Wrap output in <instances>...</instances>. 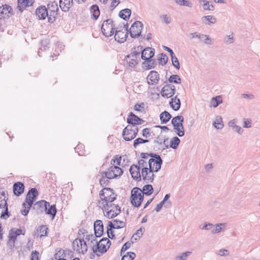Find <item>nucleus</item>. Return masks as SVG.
Segmentation results:
<instances>
[{
	"label": "nucleus",
	"mask_w": 260,
	"mask_h": 260,
	"mask_svg": "<svg viewBox=\"0 0 260 260\" xmlns=\"http://www.w3.org/2000/svg\"><path fill=\"white\" fill-rule=\"evenodd\" d=\"M95 242L96 245H93L92 249L93 253L98 256L100 255L98 253L101 254L105 253L111 244V241L107 238H103L100 241H95Z\"/></svg>",
	"instance_id": "1"
},
{
	"label": "nucleus",
	"mask_w": 260,
	"mask_h": 260,
	"mask_svg": "<svg viewBox=\"0 0 260 260\" xmlns=\"http://www.w3.org/2000/svg\"><path fill=\"white\" fill-rule=\"evenodd\" d=\"M183 122L184 117L182 115H177L173 117L171 120L175 132L180 137H183L185 134Z\"/></svg>",
	"instance_id": "2"
},
{
	"label": "nucleus",
	"mask_w": 260,
	"mask_h": 260,
	"mask_svg": "<svg viewBox=\"0 0 260 260\" xmlns=\"http://www.w3.org/2000/svg\"><path fill=\"white\" fill-rule=\"evenodd\" d=\"M144 196L142 189L138 187H134L131 191V202L133 206L139 207L143 201Z\"/></svg>",
	"instance_id": "3"
},
{
	"label": "nucleus",
	"mask_w": 260,
	"mask_h": 260,
	"mask_svg": "<svg viewBox=\"0 0 260 260\" xmlns=\"http://www.w3.org/2000/svg\"><path fill=\"white\" fill-rule=\"evenodd\" d=\"M100 198L105 204L112 203L116 198L113 190L109 187L104 188L100 192Z\"/></svg>",
	"instance_id": "4"
},
{
	"label": "nucleus",
	"mask_w": 260,
	"mask_h": 260,
	"mask_svg": "<svg viewBox=\"0 0 260 260\" xmlns=\"http://www.w3.org/2000/svg\"><path fill=\"white\" fill-rule=\"evenodd\" d=\"M103 211L106 212V215L109 218H113L118 215L121 211L120 207L114 204H105L102 208Z\"/></svg>",
	"instance_id": "5"
},
{
	"label": "nucleus",
	"mask_w": 260,
	"mask_h": 260,
	"mask_svg": "<svg viewBox=\"0 0 260 260\" xmlns=\"http://www.w3.org/2000/svg\"><path fill=\"white\" fill-rule=\"evenodd\" d=\"M115 29V25L113 24L112 19H108L104 21L102 25L101 30L106 37L112 36L114 33Z\"/></svg>",
	"instance_id": "6"
},
{
	"label": "nucleus",
	"mask_w": 260,
	"mask_h": 260,
	"mask_svg": "<svg viewBox=\"0 0 260 260\" xmlns=\"http://www.w3.org/2000/svg\"><path fill=\"white\" fill-rule=\"evenodd\" d=\"M138 132V127H133V126L128 125L123 129L122 136L125 141H129L136 137Z\"/></svg>",
	"instance_id": "7"
},
{
	"label": "nucleus",
	"mask_w": 260,
	"mask_h": 260,
	"mask_svg": "<svg viewBox=\"0 0 260 260\" xmlns=\"http://www.w3.org/2000/svg\"><path fill=\"white\" fill-rule=\"evenodd\" d=\"M143 27V24L141 21H135L129 29V34L131 38H137L141 36L142 39H145V37L141 35Z\"/></svg>",
	"instance_id": "8"
},
{
	"label": "nucleus",
	"mask_w": 260,
	"mask_h": 260,
	"mask_svg": "<svg viewBox=\"0 0 260 260\" xmlns=\"http://www.w3.org/2000/svg\"><path fill=\"white\" fill-rule=\"evenodd\" d=\"M123 173L122 170L117 166L114 164L111 166L107 172H105V177L107 179H112L120 176Z\"/></svg>",
	"instance_id": "9"
},
{
	"label": "nucleus",
	"mask_w": 260,
	"mask_h": 260,
	"mask_svg": "<svg viewBox=\"0 0 260 260\" xmlns=\"http://www.w3.org/2000/svg\"><path fill=\"white\" fill-rule=\"evenodd\" d=\"M225 225V223H218L215 225L212 223H205L202 227L200 226V228L202 230L210 231L212 234H216L221 232L222 230L221 226L224 227Z\"/></svg>",
	"instance_id": "10"
},
{
	"label": "nucleus",
	"mask_w": 260,
	"mask_h": 260,
	"mask_svg": "<svg viewBox=\"0 0 260 260\" xmlns=\"http://www.w3.org/2000/svg\"><path fill=\"white\" fill-rule=\"evenodd\" d=\"M148 164L149 166L152 165L155 167V172H157L161 169L162 160L158 154L154 153L152 156V158L149 159Z\"/></svg>",
	"instance_id": "11"
},
{
	"label": "nucleus",
	"mask_w": 260,
	"mask_h": 260,
	"mask_svg": "<svg viewBox=\"0 0 260 260\" xmlns=\"http://www.w3.org/2000/svg\"><path fill=\"white\" fill-rule=\"evenodd\" d=\"M176 92V88L172 84H166L161 90L160 93L164 98H169L172 97Z\"/></svg>",
	"instance_id": "12"
},
{
	"label": "nucleus",
	"mask_w": 260,
	"mask_h": 260,
	"mask_svg": "<svg viewBox=\"0 0 260 260\" xmlns=\"http://www.w3.org/2000/svg\"><path fill=\"white\" fill-rule=\"evenodd\" d=\"M38 196V190L36 188H31L27 192L25 202L27 203L28 208H30L33 205L34 201Z\"/></svg>",
	"instance_id": "13"
},
{
	"label": "nucleus",
	"mask_w": 260,
	"mask_h": 260,
	"mask_svg": "<svg viewBox=\"0 0 260 260\" xmlns=\"http://www.w3.org/2000/svg\"><path fill=\"white\" fill-rule=\"evenodd\" d=\"M73 245L75 247L77 245L76 251L79 253H84L87 250V246L86 242L82 239H77L73 241Z\"/></svg>",
	"instance_id": "14"
},
{
	"label": "nucleus",
	"mask_w": 260,
	"mask_h": 260,
	"mask_svg": "<svg viewBox=\"0 0 260 260\" xmlns=\"http://www.w3.org/2000/svg\"><path fill=\"white\" fill-rule=\"evenodd\" d=\"M13 15V10L11 6L5 4L0 7V19H8Z\"/></svg>",
	"instance_id": "15"
},
{
	"label": "nucleus",
	"mask_w": 260,
	"mask_h": 260,
	"mask_svg": "<svg viewBox=\"0 0 260 260\" xmlns=\"http://www.w3.org/2000/svg\"><path fill=\"white\" fill-rule=\"evenodd\" d=\"M48 206H49L48 202L45 200H41L34 204L33 209L36 210L38 214H39L45 211Z\"/></svg>",
	"instance_id": "16"
},
{
	"label": "nucleus",
	"mask_w": 260,
	"mask_h": 260,
	"mask_svg": "<svg viewBox=\"0 0 260 260\" xmlns=\"http://www.w3.org/2000/svg\"><path fill=\"white\" fill-rule=\"evenodd\" d=\"M128 36L127 31H123L119 29V27H117L115 30V34L114 36L115 40L118 43H123L126 40V38Z\"/></svg>",
	"instance_id": "17"
},
{
	"label": "nucleus",
	"mask_w": 260,
	"mask_h": 260,
	"mask_svg": "<svg viewBox=\"0 0 260 260\" xmlns=\"http://www.w3.org/2000/svg\"><path fill=\"white\" fill-rule=\"evenodd\" d=\"M129 172L132 177L137 181L141 180V175L140 174V169L137 165H133L129 168Z\"/></svg>",
	"instance_id": "18"
},
{
	"label": "nucleus",
	"mask_w": 260,
	"mask_h": 260,
	"mask_svg": "<svg viewBox=\"0 0 260 260\" xmlns=\"http://www.w3.org/2000/svg\"><path fill=\"white\" fill-rule=\"evenodd\" d=\"M126 223L125 222L117 219H114L113 222H108V231L114 229H120L125 227Z\"/></svg>",
	"instance_id": "19"
},
{
	"label": "nucleus",
	"mask_w": 260,
	"mask_h": 260,
	"mask_svg": "<svg viewBox=\"0 0 260 260\" xmlns=\"http://www.w3.org/2000/svg\"><path fill=\"white\" fill-rule=\"evenodd\" d=\"M94 231L95 237H101L104 232L103 222L101 220H96L94 223Z\"/></svg>",
	"instance_id": "20"
},
{
	"label": "nucleus",
	"mask_w": 260,
	"mask_h": 260,
	"mask_svg": "<svg viewBox=\"0 0 260 260\" xmlns=\"http://www.w3.org/2000/svg\"><path fill=\"white\" fill-rule=\"evenodd\" d=\"M146 79L149 85H153L158 83L159 80V76L157 72L152 71L149 73Z\"/></svg>",
	"instance_id": "21"
},
{
	"label": "nucleus",
	"mask_w": 260,
	"mask_h": 260,
	"mask_svg": "<svg viewBox=\"0 0 260 260\" xmlns=\"http://www.w3.org/2000/svg\"><path fill=\"white\" fill-rule=\"evenodd\" d=\"M155 50L151 48H146L143 49L141 52V58L143 60H148L152 59L151 58L154 55Z\"/></svg>",
	"instance_id": "22"
},
{
	"label": "nucleus",
	"mask_w": 260,
	"mask_h": 260,
	"mask_svg": "<svg viewBox=\"0 0 260 260\" xmlns=\"http://www.w3.org/2000/svg\"><path fill=\"white\" fill-rule=\"evenodd\" d=\"M24 185L21 182H17L13 184V191L14 194L19 197L21 195L24 191Z\"/></svg>",
	"instance_id": "23"
},
{
	"label": "nucleus",
	"mask_w": 260,
	"mask_h": 260,
	"mask_svg": "<svg viewBox=\"0 0 260 260\" xmlns=\"http://www.w3.org/2000/svg\"><path fill=\"white\" fill-rule=\"evenodd\" d=\"M73 0H59V7L63 12H67L72 6Z\"/></svg>",
	"instance_id": "24"
},
{
	"label": "nucleus",
	"mask_w": 260,
	"mask_h": 260,
	"mask_svg": "<svg viewBox=\"0 0 260 260\" xmlns=\"http://www.w3.org/2000/svg\"><path fill=\"white\" fill-rule=\"evenodd\" d=\"M36 15L38 16L40 19H45L48 15L47 8L45 6H41L36 9Z\"/></svg>",
	"instance_id": "25"
},
{
	"label": "nucleus",
	"mask_w": 260,
	"mask_h": 260,
	"mask_svg": "<svg viewBox=\"0 0 260 260\" xmlns=\"http://www.w3.org/2000/svg\"><path fill=\"white\" fill-rule=\"evenodd\" d=\"M142 48L143 47L141 46H139L137 47H134L132 49V51L131 53V54L125 56V59L126 61V62H128L127 58H129L130 57H135V58H136V57L140 58V52L142 51Z\"/></svg>",
	"instance_id": "26"
},
{
	"label": "nucleus",
	"mask_w": 260,
	"mask_h": 260,
	"mask_svg": "<svg viewBox=\"0 0 260 260\" xmlns=\"http://www.w3.org/2000/svg\"><path fill=\"white\" fill-rule=\"evenodd\" d=\"M169 104L174 111H178L180 108L181 102L180 99L177 98V95L172 98Z\"/></svg>",
	"instance_id": "27"
},
{
	"label": "nucleus",
	"mask_w": 260,
	"mask_h": 260,
	"mask_svg": "<svg viewBox=\"0 0 260 260\" xmlns=\"http://www.w3.org/2000/svg\"><path fill=\"white\" fill-rule=\"evenodd\" d=\"M139 118L138 116L136 115L133 112H130L127 118V122L131 124V126H133V127H136V123L137 122Z\"/></svg>",
	"instance_id": "28"
},
{
	"label": "nucleus",
	"mask_w": 260,
	"mask_h": 260,
	"mask_svg": "<svg viewBox=\"0 0 260 260\" xmlns=\"http://www.w3.org/2000/svg\"><path fill=\"white\" fill-rule=\"evenodd\" d=\"M143 68L145 70H150L154 68L156 62L154 59H150L143 62Z\"/></svg>",
	"instance_id": "29"
},
{
	"label": "nucleus",
	"mask_w": 260,
	"mask_h": 260,
	"mask_svg": "<svg viewBox=\"0 0 260 260\" xmlns=\"http://www.w3.org/2000/svg\"><path fill=\"white\" fill-rule=\"evenodd\" d=\"M160 119L161 124L167 123L172 118V115L167 111H165L160 113Z\"/></svg>",
	"instance_id": "30"
},
{
	"label": "nucleus",
	"mask_w": 260,
	"mask_h": 260,
	"mask_svg": "<svg viewBox=\"0 0 260 260\" xmlns=\"http://www.w3.org/2000/svg\"><path fill=\"white\" fill-rule=\"evenodd\" d=\"M202 20L203 23L209 25H211V24H215L217 22L216 18L212 15L203 16L202 18Z\"/></svg>",
	"instance_id": "31"
},
{
	"label": "nucleus",
	"mask_w": 260,
	"mask_h": 260,
	"mask_svg": "<svg viewBox=\"0 0 260 260\" xmlns=\"http://www.w3.org/2000/svg\"><path fill=\"white\" fill-rule=\"evenodd\" d=\"M131 10L126 8L121 10L119 13V16L125 20L129 19L131 15Z\"/></svg>",
	"instance_id": "32"
},
{
	"label": "nucleus",
	"mask_w": 260,
	"mask_h": 260,
	"mask_svg": "<svg viewBox=\"0 0 260 260\" xmlns=\"http://www.w3.org/2000/svg\"><path fill=\"white\" fill-rule=\"evenodd\" d=\"M90 11L92 13V18L94 20H97L100 14L98 6L96 5H92L90 7Z\"/></svg>",
	"instance_id": "33"
},
{
	"label": "nucleus",
	"mask_w": 260,
	"mask_h": 260,
	"mask_svg": "<svg viewBox=\"0 0 260 260\" xmlns=\"http://www.w3.org/2000/svg\"><path fill=\"white\" fill-rule=\"evenodd\" d=\"M48 9L50 11L51 14H57V12L58 11V5L56 2L53 1L50 2L48 5Z\"/></svg>",
	"instance_id": "34"
},
{
	"label": "nucleus",
	"mask_w": 260,
	"mask_h": 260,
	"mask_svg": "<svg viewBox=\"0 0 260 260\" xmlns=\"http://www.w3.org/2000/svg\"><path fill=\"white\" fill-rule=\"evenodd\" d=\"M46 214L50 215L52 217V219H53L56 215L57 212V209L56 205L55 204L48 206L47 209L45 210Z\"/></svg>",
	"instance_id": "35"
},
{
	"label": "nucleus",
	"mask_w": 260,
	"mask_h": 260,
	"mask_svg": "<svg viewBox=\"0 0 260 260\" xmlns=\"http://www.w3.org/2000/svg\"><path fill=\"white\" fill-rule=\"evenodd\" d=\"M8 237L9 241L8 242V244L10 246H14L17 236H16L14 231H12V229L9 232Z\"/></svg>",
	"instance_id": "36"
},
{
	"label": "nucleus",
	"mask_w": 260,
	"mask_h": 260,
	"mask_svg": "<svg viewBox=\"0 0 260 260\" xmlns=\"http://www.w3.org/2000/svg\"><path fill=\"white\" fill-rule=\"evenodd\" d=\"M222 103V98L220 95L216 96L212 98L210 104L211 106L214 108L217 107L219 104Z\"/></svg>",
	"instance_id": "37"
},
{
	"label": "nucleus",
	"mask_w": 260,
	"mask_h": 260,
	"mask_svg": "<svg viewBox=\"0 0 260 260\" xmlns=\"http://www.w3.org/2000/svg\"><path fill=\"white\" fill-rule=\"evenodd\" d=\"M143 194L150 196L153 193V188L151 184L145 185L142 190Z\"/></svg>",
	"instance_id": "38"
},
{
	"label": "nucleus",
	"mask_w": 260,
	"mask_h": 260,
	"mask_svg": "<svg viewBox=\"0 0 260 260\" xmlns=\"http://www.w3.org/2000/svg\"><path fill=\"white\" fill-rule=\"evenodd\" d=\"M29 0H18V7L20 11H22L26 6H31Z\"/></svg>",
	"instance_id": "39"
},
{
	"label": "nucleus",
	"mask_w": 260,
	"mask_h": 260,
	"mask_svg": "<svg viewBox=\"0 0 260 260\" xmlns=\"http://www.w3.org/2000/svg\"><path fill=\"white\" fill-rule=\"evenodd\" d=\"M48 228L45 225H42L38 228L37 230L38 233V237H40L47 235Z\"/></svg>",
	"instance_id": "40"
},
{
	"label": "nucleus",
	"mask_w": 260,
	"mask_h": 260,
	"mask_svg": "<svg viewBox=\"0 0 260 260\" xmlns=\"http://www.w3.org/2000/svg\"><path fill=\"white\" fill-rule=\"evenodd\" d=\"M181 81V78L178 75H172L168 79V81L170 83L180 84Z\"/></svg>",
	"instance_id": "41"
},
{
	"label": "nucleus",
	"mask_w": 260,
	"mask_h": 260,
	"mask_svg": "<svg viewBox=\"0 0 260 260\" xmlns=\"http://www.w3.org/2000/svg\"><path fill=\"white\" fill-rule=\"evenodd\" d=\"M180 143V140L177 137H173L171 141L170 147L173 149H176Z\"/></svg>",
	"instance_id": "42"
},
{
	"label": "nucleus",
	"mask_w": 260,
	"mask_h": 260,
	"mask_svg": "<svg viewBox=\"0 0 260 260\" xmlns=\"http://www.w3.org/2000/svg\"><path fill=\"white\" fill-rule=\"evenodd\" d=\"M3 208H5V211H3L1 213V217L2 219H6L10 216V214L8 211V207L7 202L4 204Z\"/></svg>",
	"instance_id": "43"
},
{
	"label": "nucleus",
	"mask_w": 260,
	"mask_h": 260,
	"mask_svg": "<svg viewBox=\"0 0 260 260\" xmlns=\"http://www.w3.org/2000/svg\"><path fill=\"white\" fill-rule=\"evenodd\" d=\"M105 172L100 171L99 174L101 175L102 177L100 179V183L102 186H106L108 185L109 181L106 177H105Z\"/></svg>",
	"instance_id": "44"
},
{
	"label": "nucleus",
	"mask_w": 260,
	"mask_h": 260,
	"mask_svg": "<svg viewBox=\"0 0 260 260\" xmlns=\"http://www.w3.org/2000/svg\"><path fill=\"white\" fill-rule=\"evenodd\" d=\"M49 41L48 39H45L42 41L41 42V47L39 48V50L38 51V54L40 55V50H46L49 48Z\"/></svg>",
	"instance_id": "45"
},
{
	"label": "nucleus",
	"mask_w": 260,
	"mask_h": 260,
	"mask_svg": "<svg viewBox=\"0 0 260 260\" xmlns=\"http://www.w3.org/2000/svg\"><path fill=\"white\" fill-rule=\"evenodd\" d=\"M128 66L131 68H134L140 61V58H135V57H130L127 58Z\"/></svg>",
	"instance_id": "46"
},
{
	"label": "nucleus",
	"mask_w": 260,
	"mask_h": 260,
	"mask_svg": "<svg viewBox=\"0 0 260 260\" xmlns=\"http://www.w3.org/2000/svg\"><path fill=\"white\" fill-rule=\"evenodd\" d=\"M136 254L133 252H127L125 254H122L121 260H134Z\"/></svg>",
	"instance_id": "47"
},
{
	"label": "nucleus",
	"mask_w": 260,
	"mask_h": 260,
	"mask_svg": "<svg viewBox=\"0 0 260 260\" xmlns=\"http://www.w3.org/2000/svg\"><path fill=\"white\" fill-rule=\"evenodd\" d=\"M134 242V241H127V242L125 243L121 249V250H120V255L122 256V254H124V253L125 252V251L127 250L128 249H129L132 244H133V243Z\"/></svg>",
	"instance_id": "48"
},
{
	"label": "nucleus",
	"mask_w": 260,
	"mask_h": 260,
	"mask_svg": "<svg viewBox=\"0 0 260 260\" xmlns=\"http://www.w3.org/2000/svg\"><path fill=\"white\" fill-rule=\"evenodd\" d=\"M213 125L215 128L218 129H222L224 126L221 117L216 118V120L214 122Z\"/></svg>",
	"instance_id": "49"
},
{
	"label": "nucleus",
	"mask_w": 260,
	"mask_h": 260,
	"mask_svg": "<svg viewBox=\"0 0 260 260\" xmlns=\"http://www.w3.org/2000/svg\"><path fill=\"white\" fill-rule=\"evenodd\" d=\"M191 252L190 251H186L182 253L181 254L177 255L175 257V259L177 260H186L187 257L191 254Z\"/></svg>",
	"instance_id": "50"
},
{
	"label": "nucleus",
	"mask_w": 260,
	"mask_h": 260,
	"mask_svg": "<svg viewBox=\"0 0 260 260\" xmlns=\"http://www.w3.org/2000/svg\"><path fill=\"white\" fill-rule=\"evenodd\" d=\"M172 65L177 69L179 70L180 68V63L177 57L175 54L171 56Z\"/></svg>",
	"instance_id": "51"
},
{
	"label": "nucleus",
	"mask_w": 260,
	"mask_h": 260,
	"mask_svg": "<svg viewBox=\"0 0 260 260\" xmlns=\"http://www.w3.org/2000/svg\"><path fill=\"white\" fill-rule=\"evenodd\" d=\"M174 1L176 4L180 6H184L188 7H192V3L187 0H174Z\"/></svg>",
	"instance_id": "52"
},
{
	"label": "nucleus",
	"mask_w": 260,
	"mask_h": 260,
	"mask_svg": "<svg viewBox=\"0 0 260 260\" xmlns=\"http://www.w3.org/2000/svg\"><path fill=\"white\" fill-rule=\"evenodd\" d=\"M201 40L206 44L211 45L212 44V39L207 35H201Z\"/></svg>",
	"instance_id": "53"
},
{
	"label": "nucleus",
	"mask_w": 260,
	"mask_h": 260,
	"mask_svg": "<svg viewBox=\"0 0 260 260\" xmlns=\"http://www.w3.org/2000/svg\"><path fill=\"white\" fill-rule=\"evenodd\" d=\"M148 142L149 140L147 139H143L141 138H138L134 141L133 146L135 148H136L139 144L145 143Z\"/></svg>",
	"instance_id": "54"
},
{
	"label": "nucleus",
	"mask_w": 260,
	"mask_h": 260,
	"mask_svg": "<svg viewBox=\"0 0 260 260\" xmlns=\"http://www.w3.org/2000/svg\"><path fill=\"white\" fill-rule=\"evenodd\" d=\"M161 56L158 57V60L160 61L159 63H161V65H165L168 60V56L165 53H161Z\"/></svg>",
	"instance_id": "55"
},
{
	"label": "nucleus",
	"mask_w": 260,
	"mask_h": 260,
	"mask_svg": "<svg viewBox=\"0 0 260 260\" xmlns=\"http://www.w3.org/2000/svg\"><path fill=\"white\" fill-rule=\"evenodd\" d=\"M160 18L162 20V22L169 24L171 22V18L167 14H164L160 16Z\"/></svg>",
	"instance_id": "56"
},
{
	"label": "nucleus",
	"mask_w": 260,
	"mask_h": 260,
	"mask_svg": "<svg viewBox=\"0 0 260 260\" xmlns=\"http://www.w3.org/2000/svg\"><path fill=\"white\" fill-rule=\"evenodd\" d=\"M148 173V168L147 167H144L141 171V177L143 180L146 182L147 175Z\"/></svg>",
	"instance_id": "57"
},
{
	"label": "nucleus",
	"mask_w": 260,
	"mask_h": 260,
	"mask_svg": "<svg viewBox=\"0 0 260 260\" xmlns=\"http://www.w3.org/2000/svg\"><path fill=\"white\" fill-rule=\"evenodd\" d=\"M252 126V120L250 118L243 119V127L244 128H250Z\"/></svg>",
	"instance_id": "58"
},
{
	"label": "nucleus",
	"mask_w": 260,
	"mask_h": 260,
	"mask_svg": "<svg viewBox=\"0 0 260 260\" xmlns=\"http://www.w3.org/2000/svg\"><path fill=\"white\" fill-rule=\"evenodd\" d=\"M22 206L24 209L21 211V213L22 215L26 216L28 214L30 208H28V205L25 203H23Z\"/></svg>",
	"instance_id": "59"
},
{
	"label": "nucleus",
	"mask_w": 260,
	"mask_h": 260,
	"mask_svg": "<svg viewBox=\"0 0 260 260\" xmlns=\"http://www.w3.org/2000/svg\"><path fill=\"white\" fill-rule=\"evenodd\" d=\"M200 4H202L204 10H206L207 7H210L209 2L206 0H199V1Z\"/></svg>",
	"instance_id": "60"
},
{
	"label": "nucleus",
	"mask_w": 260,
	"mask_h": 260,
	"mask_svg": "<svg viewBox=\"0 0 260 260\" xmlns=\"http://www.w3.org/2000/svg\"><path fill=\"white\" fill-rule=\"evenodd\" d=\"M145 231V228L144 227H141L139 230L137 231L135 235L137 237H138V239H140L142 236L143 235V233Z\"/></svg>",
	"instance_id": "61"
},
{
	"label": "nucleus",
	"mask_w": 260,
	"mask_h": 260,
	"mask_svg": "<svg viewBox=\"0 0 260 260\" xmlns=\"http://www.w3.org/2000/svg\"><path fill=\"white\" fill-rule=\"evenodd\" d=\"M233 129L239 135H242L244 132L243 129L241 126L237 125L235 126V128H233Z\"/></svg>",
	"instance_id": "62"
},
{
	"label": "nucleus",
	"mask_w": 260,
	"mask_h": 260,
	"mask_svg": "<svg viewBox=\"0 0 260 260\" xmlns=\"http://www.w3.org/2000/svg\"><path fill=\"white\" fill-rule=\"evenodd\" d=\"M144 104L143 103H141V104H137L134 106V110L137 111H141V109L144 108Z\"/></svg>",
	"instance_id": "63"
},
{
	"label": "nucleus",
	"mask_w": 260,
	"mask_h": 260,
	"mask_svg": "<svg viewBox=\"0 0 260 260\" xmlns=\"http://www.w3.org/2000/svg\"><path fill=\"white\" fill-rule=\"evenodd\" d=\"M39 252L37 251H32L31 253V260H38Z\"/></svg>",
	"instance_id": "64"
}]
</instances>
